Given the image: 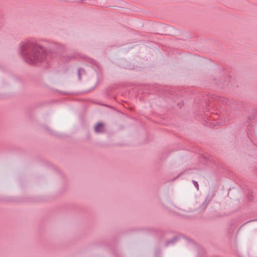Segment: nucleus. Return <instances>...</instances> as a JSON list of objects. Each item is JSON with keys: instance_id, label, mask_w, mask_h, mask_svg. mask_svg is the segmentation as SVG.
<instances>
[{"instance_id": "nucleus-1", "label": "nucleus", "mask_w": 257, "mask_h": 257, "mask_svg": "<svg viewBox=\"0 0 257 257\" xmlns=\"http://www.w3.org/2000/svg\"><path fill=\"white\" fill-rule=\"evenodd\" d=\"M20 52L25 60L30 64H36L41 62L46 57L44 48L37 45L33 40L23 42L21 45Z\"/></svg>"}, {"instance_id": "nucleus-2", "label": "nucleus", "mask_w": 257, "mask_h": 257, "mask_svg": "<svg viewBox=\"0 0 257 257\" xmlns=\"http://www.w3.org/2000/svg\"><path fill=\"white\" fill-rule=\"evenodd\" d=\"M96 133H102L104 131V125L103 123L99 122L96 124L94 127Z\"/></svg>"}, {"instance_id": "nucleus-3", "label": "nucleus", "mask_w": 257, "mask_h": 257, "mask_svg": "<svg viewBox=\"0 0 257 257\" xmlns=\"http://www.w3.org/2000/svg\"><path fill=\"white\" fill-rule=\"evenodd\" d=\"M193 183L194 185L195 186V187L196 188L197 190H199V185H198L197 182L193 180Z\"/></svg>"}]
</instances>
